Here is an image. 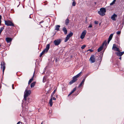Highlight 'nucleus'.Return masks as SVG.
I'll list each match as a JSON object with an SVG mask.
<instances>
[{
	"instance_id": "7",
	"label": "nucleus",
	"mask_w": 124,
	"mask_h": 124,
	"mask_svg": "<svg viewBox=\"0 0 124 124\" xmlns=\"http://www.w3.org/2000/svg\"><path fill=\"white\" fill-rule=\"evenodd\" d=\"M61 42L60 39H57L54 41V43L56 46H58L60 44Z\"/></svg>"
},
{
	"instance_id": "24",
	"label": "nucleus",
	"mask_w": 124,
	"mask_h": 124,
	"mask_svg": "<svg viewBox=\"0 0 124 124\" xmlns=\"http://www.w3.org/2000/svg\"><path fill=\"white\" fill-rule=\"evenodd\" d=\"M69 38H70L68 37V36H67V37H66L65 39L64 40V42H67V41L69 40Z\"/></svg>"
},
{
	"instance_id": "32",
	"label": "nucleus",
	"mask_w": 124,
	"mask_h": 124,
	"mask_svg": "<svg viewBox=\"0 0 124 124\" xmlns=\"http://www.w3.org/2000/svg\"><path fill=\"white\" fill-rule=\"evenodd\" d=\"M92 27V24H91V23H90V24L89 25V26L88 27L89 28Z\"/></svg>"
},
{
	"instance_id": "38",
	"label": "nucleus",
	"mask_w": 124,
	"mask_h": 124,
	"mask_svg": "<svg viewBox=\"0 0 124 124\" xmlns=\"http://www.w3.org/2000/svg\"><path fill=\"white\" fill-rule=\"evenodd\" d=\"M53 100H56V99L54 97L53 98Z\"/></svg>"
},
{
	"instance_id": "43",
	"label": "nucleus",
	"mask_w": 124,
	"mask_h": 124,
	"mask_svg": "<svg viewBox=\"0 0 124 124\" xmlns=\"http://www.w3.org/2000/svg\"><path fill=\"white\" fill-rule=\"evenodd\" d=\"M42 22H43V21H41V22H40V23H42Z\"/></svg>"
},
{
	"instance_id": "6",
	"label": "nucleus",
	"mask_w": 124,
	"mask_h": 124,
	"mask_svg": "<svg viewBox=\"0 0 124 124\" xmlns=\"http://www.w3.org/2000/svg\"><path fill=\"white\" fill-rule=\"evenodd\" d=\"M90 61L91 63H93L95 62V57L93 55H91L90 59Z\"/></svg>"
},
{
	"instance_id": "45",
	"label": "nucleus",
	"mask_w": 124,
	"mask_h": 124,
	"mask_svg": "<svg viewBox=\"0 0 124 124\" xmlns=\"http://www.w3.org/2000/svg\"><path fill=\"white\" fill-rule=\"evenodd\" d=\"M43 122H42L41 123V124H43Z\"/></svg>"
},
{
	"instance_id": "25",
	"label": "nucleus",
	"mask_w": 124,
	"mask_h": 124,
	"mask_svg": "<svg viewBox=\"0 0 124 124\" xmlns=\"http://www.w3.org/2000/svg\"><path fill=\"white\" fill-rule=\"evenodd\" d=\"M116 0H114L110 4V5H112L115 2Z\"/></svg>"
},
{
	"instance_id": "13",
	"label": "nucleus",
	"mask_w": 124,
	"mask_h": 124,
	"mask_svg": "<svg viewBox=\"0 0 124 124\" xmlns=\"http://www.w3.org/2000/svg\"><path fill=\"white\" fill-rule=\"evenodd\" d=\"M118 52H116V54L117 56H121L122 55H123L124 53V51L123 52H120V51L119 50V51Z\"/></svg>"
},
{
	"instance_id": "34",
	"label": "nucleus",
	"mask_w": 124,
	"mask_h": 124,
	"mask_svg": "<svg viewBox=\"0 0 124 124\" xmlns=\"http://www.w3.org/2000/svg\"><path fill=\"white\" fill-rule=\"evenodd\" d=\"M90 51L91 52H92L93 51V50H92L91 49H89L88 50V51Z\"/></svg>"
},
{
	"instance_id": "48",
	"label": "nucleus",
	"mask_w": 124,
	"mask_h": 124,
	"mask_svg": "<svg viewBox=\"0 0 124 124\" xmlns=\"http://www.w3.org/2000/svg\"><path fill=\"white\" fill-rule=\"evenodd\" d=\"M30 18H31V17H30Z\"/></svg>"
},
{
	"instance_id": "16",
	"label": "nucleus",
	"mask_w": 124,
	"mask_h": 124,
	"mask_svg": "<svg viewBox=\"0 0 124 124\" xmlns=\"http://www.w3.org/2000/svg\"><path fill=\"white\" fill-rule=\"evenodd\" d=\"M12 39L11 38H7L6 39V40L7 41V42L8 43H9L12 41Z\"/></svg>"
},
{
	"instance_id": "17",
	"label": "nucleus",
	"mask_w": 124,
	"mask_h": 124,
	"mask_svg": "<svg viewBox=\"0 0 124 124\" xmlns=\"http://www.w3.org/2000/svg\"><path fill=\"white\" fill-rule=\"evenodd\" d=\"M63 31L64 32L65 34L66 35L67 34V30L65 27H64L62 29Z\"/></svg>"
},
{
	"instance_id": "22",
	"label": "nucleus",
	"mask_w": 124,
	"mask_h": 124,
	"mask_svg": "<svg viewBox=\"0 0 124 124\" xmlns=\"http://www.w3.org/2000/svg\"><path fill=\"white\" fill-rule=\"evenodd\" d=\"M69 22V20L68 19H67L65 20V23L66 25H68V24Z\"/></svg>"
},
{
	"instance_id": "14",
	"label": "nucleus",
	"mask_w": 124,
	"mask_h": 124,
	"mask_svg": "<svg viewBox=\"0 0 124 124\" xmlns=\"http://www.w3.org/2000/svg\"><path fill=\"white\" fill-rule=\"evenodd\" d=\"M88 75H86V76L85 78L83 79L81 83H80V85H79V87L81 86L83 84H84V83L85 80V78Z\"/></svg>"
},
{
	"instance_id": "1",
	"label": "nucleus",
	"mask_w": 124,
	"mask_h": 124,
	"mask_svg": "<svg viewBox=\"0 0 124 124\" xmlns=\"http://www.w3.org/2000/svg\"><path fill=\"white\" fill-rule=\"evenodd\" d=\"M31 93L30 91L28 90L27 89H26L24 92L23 99L26 101L27 100V97L30 95Z\"/></svg>"
},
{
	"instance_id": "9",
	"label": "nucleus",
	"mask_w": 124,
	"mask_h": 124,
	"mask_svg": "<svg viewBox=\"0 0 124 124\" xmlns=\"http://www.w3.org/2000/svg\"><path fill=\"white\" fill-rule=\"evenodd\" d=\"M117 17V15L116 14H114L111 16V18L113 20L115 21L116 20Z\"/></svg>"
},
{
	"instance_id": "10",
	"label": "nucleus",
	"mask_w": 124,
	"mask_h": 124,
	"mask_svg": "<svg viewBox=\"0 0 124 124\" xmlns=\"http://www.w3.org/2000/svg\"><path fill=\"white\" fill-rule=\"evenodd\" d=\"M86 33V31L85 30L82 33L80 36V38L82 39H83L84 38Z\"/></svg>"
},
{
	"instance_id": "30",
	"label": "nucleus",
	"mask_w": 124,
	"mask_h": 124,
	"mask_svg": "<svg viewBox=\"0 0 124 124\" xmlns=\"http://www.w3.org/2000/svg\"><path fill=\"white\" fill-rule=\"evenodd\" d=\"M75 82L73 81V80H72L70 81L69 82V84L70 85H71Z\"/></svg>"
},
{
	"instance_id": "33",
	"label": "nucleus",
	"mask_w": 124,
	"mask_h": 124,
	"mask_svg": "<svg viewBox=\"0 0 124 124\" xmlns=\"http://www.w3.org/2000/svg\"><path fill=\"white\" fill-rule=\"evenodd\" d=\"M121 32L120 31H118L117 32V34H120Z\"/></svg>"
},
{
	"instance_id": "18",
	"label": "nucleus",
	"mask_w": 124,
	"mask_h": 124,
	"mask_svg": "<svg viewBox=\"0 0 124 124\" xmlns=\"http://www.w3.org/2000/svg\"><path fill=\"white\" fill-rule=\"evenodd\" d=\"M34 73L33 76H32V78L31 79H30L29 80V82H28V84H30L32 82V81L33 80V78H34Z\"/></svg>"
},
{
	"instance_id": "47",
	"label": "nucleus",
	"mask_w": 124,
	"mask_h": 124,
	"mask_svg": "<svg viewBox=\"0 0 124 124\" xmlns=\"http://www.w3.org/2000/svg\"><path fill=\"white\" fill-rule=\"evenodd\" d=\"M100 24H101V23H100V24H99V25H100Z\"/></svg>"
},
{
	"instance_id": "21",
	"label": "nucleus",
	"mask_w": 124,
	"mask_h": 124,
	"mask_svg": "<svg viewBox=\"0 0 124 124\" xmlns=\"http://www.w3.org/2000/svg\"><path fill=\"white\" fill-rule=\"evenodd\" d=\"M60 25H57L55 26V30L57 31H59V28L60 27Z\"/></svg>"
},
{
	"instance_id": "20",
	"label": "nucleus",
	"mask_w": 124,
	"mask_h": 124,
	"mask_svg": "<svg viewBox=\"0 0 124 124\" xmlns=\"http://www.w3.org/2000/svg\"><path fill=\"white\" fill-rule=\"evenodd\" d=\"M36 82H34L33 83H32L31 85V88H32L33 87L35 86Z\"/></svg>"
},
{
	"instance_id": "41",
	"label": "nucleus",
	"mask_w": 124,
	"mask_h": 124,
	"mask_svg": "<svg viewBox=\"0 0 124 124\" xmlns=\"http://www.w3.org/2000/svg\"><path fill=\"white\" fill-rule=\"evenodd\" d=\"M20 123V121L18 122L17 123V124H19Z\"/></svg>"
},
{
	"instance_id": "37",
	"label": "nucleus",
	"mask_w": 124,
	"mask_h": 124,
	"mask_svg": "<svg viewBox=\"0 0 124 124\" xmlns=\"http://www.w3.org/2000/svg\"><path fill=\"white\" fill-rule=\"evenodd\" d=\"M56 92V89L55 90L53 91V94H54Z\"/></svg>"
},
{
	"instance_id": "28",
	"label": "nucleus",
	"mask_w": 124,
	"mask_h": 124,
	"mask_svg": "<svg viewBox=\"0 0 124 124\" xmlns=\"http://www.w3.org/2000/svg\"><path fill=\"white\" fill-rule=\"evenodd\" d=\"M76 87L74 88L73 90L71 91V92L73 93L76 90Z\"/></svg>"
},
{
	"instance_id": "4",
	"label": "nucleus",
	"mask_w": 124,
	"mask_h": 124,
	"mask_svg": "<svg viewBox=\"0 0 124 124\" xmlns=\"http://www.w3.org/2000/svg\"><path fill=\"white\" fill-rule=\"evenodd\" d=\"M5 24L7 26H13L14 24L13 23L9 21H5Z\"/></svg>"
},
{
	"instance_id": "19",
	"label": "nucleus",
	"mask_w": 124,
	"mask_h": 124,
	"mask_svg": "<svg viewBox=\"0 0 124 124\" xmlns=\"http://www.w3.org/2000/svg\"><path fill=\"white\" fill-rule=\"evenodd\" d=\"M52 98L50 100L49 102V103L50 104V105L51 107L53 104V102H52Z\"/></svg>"
},
{
	"instance_id": "44",
	"label": "nucleus",
	"mask_w": 124,
	"mask_h": 124,
	"mask_svg": "<svg viewBox=\"0 0 124 124\" xmlns=\"http://www.w3.org/2000/svg\"><path fill=\"white\" fill-rule=\"evenodd\" d=\"M121 57H119V59H120L121 60Z\"/></svg>"
},
{
	"instance_id": "23",
	"label": "nucleus",
	"mask_w": 124,
	"mask_h": 124,
	"mask_svg": "<svg viewBox=\"0 0 124 124\" xmlns=\"http://www.w3.org/2000/svg\"><path fill=\"white\" fill-rule=\"evenodd\" d=\"M73 35V33L72 32H71L70 33L67 35V36H68V37L70 38V37L71 36Z\"/></svg>"
},
{
	"instance_id": "8",
	"label": "nucleus",
	"mask_w": 124,
	"mask_h": 124,
	"mask_svg": "<svg viewBox=\"0 0 124 124\" xmlns=\"http://www.w3.org/2000/svg\"><path fill=\"white\" fill-rule=\"evenodd\" d=\"M107 44V43L106 42H104L103 44L100 47H99L98 49V52H99L101 51L103 48V45H106Z\"/></svg>"
},
{
	"instance_id": "5",
	"label": "nucleus",
	"mask_w": 124,
	"mask_h": 124,
	"mask_svg": "<svg viewBox=\"0 0 124 124\" xmlns=\"http://www.w3.org/2000/svg\"><path fill=\"white\" fill-rule=\"evenodd\" d=\"M82 73V72H81L76 76L73 77V78L72 79L73 81L75 82L77 80V78L81 75Z\"/></svg>"
},
{
	"instance_id": "11",
	"label": "nucleus",
	"mask_w": 124,
	"mask_h": 124,
	"mask_svg": "<svg viewBox=\"0 0 124 124\" xmlns=\"http://www.w3.org/2000/svg\"><path fill=\"white\" fill-rule=\"evenodd\" d=\"M1 68L3 69V72L4 73L5 69V63L4 62H2L1 63Z\"/></svg>"
},
{
	"instance_id": "2",
	"label": "nucleus",
	"mask_w": 124,
	"mask_h": 124,
	"mask_svg": "<svg viewBox=\"0 0 124 124\" xmlns=\"http://www.w3.org/2000/svg\"><path fill=\"white\" fill-rule=\"evenodd\" d=\"M106 12V9L105 8H101L100 11H98V13L100 15L103 16L105 15V13Z\"/></svg>"
},
{
	"instance_id": "35",
	"label": "nucleus",
	"mask_w": 124,
	"mask_h": 124,
	"mask_svg": "<svg viewBox=\"0 0 124 124\" xmlns=\"http://www.w3.org/2000/svg\"><path fill=\"white\" fill-rule=\"evenodd\" d=\"M45 77H44L43 78V82H45Z\"/></svg>"
},
{
	"instance_id": "27",
	"label": "nucleus",
	"mask_w": 124,
	"mask_h": 124,
	"mask_svg": "<svg viewBox=\"0 0 124 124\" xmlns=\"http://www.w3.org/2000/svg\"><path fill=\"white\" fill-rule=\"evenodd\" d=\"M73 2L72 3V6H75L76 5V3L75 1H73Z\"/></svg>"
},
{
	"instance_id": "3",
	"label": "nucleus",
	"mask_w": 124,
	"mask_h": 124,
	"mask_svg": "<svg viewBox=\"0 0 124 124\" xmlns=\"http://www.w3.org/2000/svg\"><path fill=\"white\" fill-rule=\"evenodd\" d=\"M50 45L49 44H47L46 47V48L40 54V56L41 57L42 55L45 52L46 53L49 49L50 48Z\"/></svg>"
},
{
	"instance_id": "39",
	"label": "nucleus",
	"mask_w": 124,
	"mask_h": 124,
	"mask_svg": "<svg viewBox=\"0 0 124 124\" xmlns=\"http://www.w3.org/2000/svg\"><path fill=\"white\" fill-rule=\"evenodd\" d=\"M1 19H0V26L1 25Z\"/></svg>"
},
{
	"instance_id": "42",
	"label": "nucleus",
	"mask_w": 124,
	"mask_h": 124,
	"mask_svg": "<svg viewBox=\"0 0 124 124\" xmlns=\"http://www.w3.org/2000/svg\"><path fill=\"white\" fill-rule=\"evenodd\" d=\"M0 19H1V16L0 15Z\"/></svg>"
},
{
	"instance_id": "12",
	"label": "nucleus",
	"mask_w": 124,
	"mask_h": 124,
	"mask_svg": "<svg viewBox=\"0 0 124 124\" xmlns=\"http://www.w3.org/2000/svg\"><path fill=\"white\" fill-rule=\"evenodd\" d=\"M112 49L114 51H119V49L116 47V45L115 44H114L113 45Z\"/></svg>"
},
{
	"instance_id": "26",
	"label": "nucleus",
	"mask_w": 124,
	"mask_h": 124,
	"mask_svg": "<svg viewBox=\"0 0 124 124\" xmlns=\"http://www.w3.org/2000/svg\"><path fill=\"white\" fill-rule=\"evenodd\" d=\"M4 29V27H1L0 28V34L1 33V32Z\"/></svg>"
},
{
	"instance_id": "15",
	"label": "nucleus",
	"mask_w": 124,
	"mask_h": 124,
	"mask_svg": "<svg viewBox=\"0 0 124 124\" xmlns=\"http://www.w3.org/2000/svg\"><path fill=\"white\" fill-rule=\"evenodd\" d=\"M113 34H111L109 37V38H108V43H109V42L111 40V39H112V37H113Z\"/></svg>"
},
{
	"instance_id": "40",
	"label": "nucleus",
	"mask_w": 124,
	"mask_h": 124,
	"mask_svg": "<svg viewBox=\"0 0 124 124\" xmlns=\"http://www.w3.org/2000/svg\"><path fill=\"white\" fill-rule=\"evenodd\" d=\"M14 84H13V85H12V88H13V89H14V88L13 87V86H14Z\"/></svg>"
},
{
	"instance_id": "29",
	"label": "nucleus",
	"mask_w": 124,
	"mask_h": 124,
	"mask_svg": "<svg viewBox=\"0 0 124 124\" xmlns=\"http://www.w3.org/2000/svg\"><path fill=\"white\" fill-rule=\"evenodd\" d=\"M86 47V45H83L81 47V48L82 49H84Z\"/></svg>"
},
{
	"instance_id": "36",
	"label": "nucleus",
	"mask_w": 124,
	"mask_h": 124,
	"mask_svg": "<svg viewBox=\"0 0 124 124\" xmlns=\"http://www.w3.org/2000/svg\"><path fill=\"white\" fill-rule=\"evenodd\" d=\"M72 93L71 92L68 95V96H69L70 95L72 94Z\"/></svg>"
},
{
	"instance_id": "31",
	"label": "nucleus",
	"mask_w": 124,
	"mask_h": 124,
	"mask_svg": "<svg viewBox=\"0 0 124 124\" xmlns=\"http://www.w3.org/2000/svg\"><path fill=\"white\" fill-rule=\"evenodd\" d=\"M94 23L96 24H98L99 22L98 21H95L94 22Z\"/></svg>"
},
{
	"instance_id": "46",
	"label": "nucleus",
	"mask_w": 124,
	"mask_h": 124,
	"mask_svg": "<svg viewBox=\"0 0 124 124\" xmlns=\"http://www.w3.org/2000/svg\"><path fill=\"white\" fill-rule=\"evenodd\" d=\"M75 0H72V1H75Z\"/></svg>"
}]
</instances>
